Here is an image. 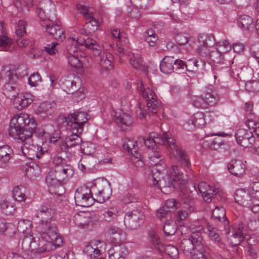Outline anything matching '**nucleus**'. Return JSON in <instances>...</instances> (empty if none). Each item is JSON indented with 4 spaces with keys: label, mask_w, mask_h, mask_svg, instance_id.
<instances>
[{
    "label": "nucleus",
    "mask_w": 259,
    "mask_h": 259,
    "mask_svg": "<svg viewBox=\"0 0 259 259\" xmlns=\"http://www.w3.org/2000/svg\"><path fill=\"white\" fill-rule=\"evenodd\" d=\"M37 124L34 119L27 113L15 115L11 120L9 135L22 144L32 142V136Z\"/></svg>",
    "instance_id": "nucleus-1"
},
{
    "label": "nucleus",
    "mask_w": 259,
    "mask_h": 259,
    "mask_svg": "<svg viewBox=\"0 0 259 259\" xmlns=\"http://www.w3.org/2000/svg\"><path fill=\"white\" fill-rule=\"evenodd\" d=\"M55 210L49 203L41 205L37 210L36 217L39 219L37 231L42 239L55 240L60 237L57 226L53 221Z\"/></svg>",
    "instance_id": "nucleus-2"
},
{
    "label": "nucleus",
    "mask_w": 259,
    "mask_h": 259,
    "mask_svg": "<svg viewBox=\"0 0 259 259\" xmlns=\"http://www.w3.org/2000/svg\"><path fill=\"white\" fill-rule=\"evenodd\" d=\"M137 90L147 102L148 111L140 104L136 109V113L139 118L146 119L149 113L156 114L158 111L160 109L161 102L157 99L155 92L149 87L145 88L142 81H141L140 85H138Z\"/></svg>",
    "instance_id": "nucleus-3"
},
{
    "label": "nucleus",
    "mask_w": 259,
    "mask_h": 259,
    "mask_svg": "<svg viewBox=\"0 0 259 259\" xmlns=\"http://www.w3.org/2000/svg\"><path fill=\"white\" fill-rule=\"evenodd\" d=\"M74 174L72 166L63 164L52 167L46 178V182L50 186L57 187L68 181Z\"/></svg>",
    "instance_id": "nucleus-4"
},
{
    "label": "nucleus",
    "mask_w": 259,
    "mask_h": 259,
    "mask_svg": "<svg viewBox=\"0 0 259 259\" xmlns=\"http://www.w3.org/2000/svg\"><path fill=\"white\" fill-rule=\"evenodd\" d=\"M152 180L153 185H158L161 191L164 193H168L174 189L178 185L183 184L185 180V177L180 172L177 165H172L169 170V176L165 178L161 177Z\"/></svg>",
    "instance_id": "nucleus-5"
},
{
    "label": "nucleus",
    "mask_w": 259,
    "mask_h": 259,
    "mask_svg": "<svg viewBox=\"0 0 259 259\" xmlns=\"http://www.w3.org/2000/svg\"><path fill=\"white\" fill-rule=\"evenodd\" d=\"M2 77L7 81L4 86L3 91L5 96L13 99L18 95L19 91L18 81L19 77L16 70L12 66H6L1 72Z\"/></svg>",
    "instance_id": "nucleus-6"
},
{
    "label": "nucleus",
    "mask_w": 259,
    "mask_h": 259,
    "mask_svg": "<svg viewBox=\"0 0 259 259\" xmlns=\"http://www.w3.org/2000/svg\"><path fill=\"white\" fill-rule=\"evenodd\" d=\"M203 228L198 226L193 231L189 238H184L181 241L180 247L184 253L187 254L194 255L196 251L201 253L203 250L201 232Z\"/></svg>",
    "instance_id": "nucleus-7"
},
{
    "label": "nucleus",
    "mask_w": 259,
    "mask_h": 259,
    "mask_svg": "<svg viewBox=\"0 0 259 259\" xmlns=\"http://www.w3.org/2000/svg\"><path fill=\"white\" fill-rule=\"evenodd\" d=\"M227 234L231 243L234 246L239 245L244 239L246 240L248 247H252L257 243L255 236H250L246 234L242 223L239 224L237 228L229 227Z\"/></svg>",
    "instance_id": "nucleus-8"
},
{
    "label": "nucleus",
    "mask_w": 259,
    "mask_h": 259,
    "mask_svg": "<svg viewBox=\"0 0 259 259\" xmlns=\"http://www.w3.org/2000/svg\"><path fill=\"white\" fill-rule=\"evenodd\" d=\"M165 146L170 148V158L180 163L184 168L190 169V162L185 151L180 146L177 145L176 140L168 136Z\"/></svg>",
    "instance_id": "nucleus-9"
},
{
    "label": "nucleus",
    "mask_w": 259,
    "mask_h": 259,
    "mask_svg": "<svg viewBox=\"0 0 259 259\" xmlns=\"http://www.w3.org/2000/svg\"><path fill=\"white\" fill-rule=\"evenodd\" d=\"M198 189L202 194L204 200L209 203L212 200L215 202L224 201L225 199V195L222 190L217 186H210L206 182H201L198 185Z\"/></svg>",
    "instance_id": "nucleus-10"
},
{
    "label": "nucleus",
    "mask_w": 259,
    "mask_h": 259,
    "mask_svg": "<svg viewBox=\"0 0 259 259\" xmlns=\"http://www.w3.org/2000/svg\"><path fill=\"white\" fill-rule=\"evenodd\" d=\"M89 115L84 112H74L65 118L67 129L70 132L82 133L84 124L89 119Z\"/></svg>",
    "instance_id": "nucleus-11"
},
{
    "label": "nucleus",
    "mask_w": 259,
    "mask_h": 259,
    "mask_svg": "<svg viewBox=\"0 0 259 259\" xmlns=\"http://www.w3.org/2000/svg\"><path fill=\"white\" fill-rule=\"evenodd\" d=\"M92 190L95 195V200L101 203L108 200L112 193L110 183L106 179L97 180Z\"/></svg>",
    "instance_id": "nucleus-12"
},
{
    "label": "nucleus",
    "mask_w": 259,
    "mask_h": 259,
    "mask_svg": "<svg viewBox=\"0 0 259 259\" xmlns=\"http://www.w3.org/2000/svg\"><path fill=\"white\" fill-rule=\"evenodd\" d=\"M21 148L23 155L31 160L40 159L48 151L46 147L34 145L33 141L22 144Z\"/></svg>",
    "instance_id": "nucleus-13"
},
{
    "label": "nucleus",
    "mask_w": 259,
    "mask_h": 259,
    "mask_svg": "<svg viewBox=\"0 0 259 259\" xmlns=\"http://www.w3.org/2000/svg\"><path fill=\"white\" fill-rule=\"evenodd\" d=\"M144 213L138 209L127 212L124 217V224L130 230L139 228L144 222Z\"/></svg>",
    "instance_id": "nucleus-14"
},
{
    "label": "nucleus",
    "mask_w": 259,
    "mask_h": 259,
    "mask_svg": "<svg viewBox=\"0 0 259 259\" xmlns=\"http://www.w3.org/2000/svg\"><path fill=\"white\" fill-rule=\"evenodd\" d=\"M92 190L87 187L78 188L74 194V199L76 205L81 207H89L95 200L92 196Z\"/></svg>",
    "instance_id": "nucleus-15"
},
{
    "label": "nucleus",
    "mask_w": 259,
    "mask_h": 259,
    "mask_svg": "<svg viewBox=\"0 0 259 259\" xmlns=\"http://www.w3.org/2000/svg\"><path fill=\"white\" fill-rule=\"evenodd\" d=\"M42 239L46 242L44 244L42 243L41 246L38 249L27 252V254L30 256L31 258H40L41 257L42 253L53 249L54 246H59L60 243L62 242L60 237H58L55 240L52 239V240L51 238Z\"/></svg>",
    "instance_id": "nucleus-16"
},
{
    "label": "nucleus",
    "mask_w": 259,
    "mask_h": 259,
    "mask_svg": "<svg viewBox=\"0 0 259 259\" xmlns=\"http://www.w3.org/2000/svg\"><path fill=\"white\" fill-rule=\"evenodd\" d=\"M197 53L202 57H207L209 50L214 44V38L211 35L199 34L198 36Z\"/></svg>",
    "instance_id": "nucleus-17"
},
{
    "label": "nucleus",
    "mask_w": 259,
    "mask_h": 259,
    "mask_svg": "<svg viewBox=\"0 0 259 259\" xmlns=\"http://www.w3.org/2000/svg\"><path fill=\"white\" fill-rule=\"evenodd\" d=\"M168 138V135L166 133L163 134L162 136L152 133L150 134L148 138L146 139L144 138H140L139 140L143 141L146 147L151 149L152 151H155V146L156 144L165 146Z\"/></svg>",
    "instance_id": "nucleus-18"
},
{
    "label": "nucleus",
    "mask_w": 259,
    "mask_h": 259,
    "mask_svg": "<svg viewBox=\"0 0 259 259\" xmlns=\"http://www.w3.org/2000/svg\"><path fill=\"white\" fill-rule=\"evenodd\" d=\"M235 137L237 143L245 148L251 147L255 142L252 132L244 128L237 130L235 133Z\"/></svg>",
    "instance_id": "nucleus-19"
},
{
    "label": "nucleus",
    "mask_w": 259,
    "mask_h": 259,
    "mask_svg": "<svg viewBox=\"0 0 259 259\" xmlns=\"http://www.w3.org/2000/svg\"><path fill=\"white\" fill-rule=\"evenodd\" d=\"M206 115L202 112H197L194 113L190 119L184 124V126L187 130H192L195 127L202 128L206 123Z\"/></svg>",
    "instance_id": "nucleus-20"
},
{
    "label": "nucleus",
    "mask_w": 259,
    "mask_h": 259,
    "mask_svg": "<svg viewBox=\"0 0 259 259\" xmlns=\"http://www.w3.org/2000/svg\"><path fill=\"white\" fill-rule=\"evenodd\" d=\"M71 133L72 134L66 137L60 144L59 146L61 151H66L69 148L81 144L82 140L79 135L81 133Z\"/></svg>",
    "instance_id": "nucleus-21"
},
{
    "label": "nucleus",
    "mask_w": 259,
    "mask_h": 259,
    "mask_svg": "<svg viewBox=\"0 0 259 259\" xmlns=\"http://www.w3.org/2000/svg\"><path fill=\"white\" fill-rule=\"evenodd\" d=\"M80 13L82 14L84 17L87 19L86 27L89 28L91 32L94 33L98 28L99 25L97 20L94 16L93 9L92 8H86L85 7L81 6Z\"/></svg>",
    "instance_id": "nucleus-22"
},
{
    "label": "nucleus",
    "mask_w": 259,
    "mask_h": 259,
    "mask_svg": "<svg viewBox=\"0 0 259 259\" xmlns=\"http://www.w3.org/2000/svg\"><path fill=\"white\" fill-rule=\"evenodd\" d=\"M33 99V96L29 93L18 94L14 99L13 104L15 108L22 110L31 104Z\"/></svg>",
    "instance_id": "nucleus-23"
},
{
    "label": "nucleus",
    "mask_w": 259,
    "mask_h": 259,
    "mask_svg": "<svg viewBox=\"0 0 259 259\" xmlns=\"http://www.w3.org/2000/svg\"><path fill=\"white\" fill-rule=\"evenodd\" d=\"M227 168L232 175L241 177L245 174L246 167L241 160H232L227 165Z\"/></svg>",
    "instance_id": "nucleus-24"
},
{
    "label": "nucleus",
    "mask_w": 259,
    "mask_h": 259,
    "mask_svg": "<svg viewBox=\"0 0 259 259\" xmlns=\"http://www.w3.org/2000/svg\"><path fill=\"white\" fill-rule=\"evenodd\" d=\"M108 252L109 259H124L128 254V248L124 245H115Z\"/></svg>",
    "instance_id": "nucleus-25"
},
{
    "label": "nucleus",
    "mask_w": 259,
    "mask_h": 259,
    "mask_svg": "<svg viewBox=\"0 0 259 259\" xmlns=\"http://www.w3.org/2000/svg\"><path fill=\"white\" fill-rule=\"evenodd\" d=\"M106 234L111 242L116 245H118L125 239V233L118 228H109Z\"/></svg>",
    "instance_id": "nucleus-26"
},
{
    "label": "nucleus",
    "mask_w": 259,
    "mask_h": 259,
    "mask_svg": "<svg viewBox=\"0 0 259 259\" xmlns=\"http://www.w3.org/2000/svg\"><path fill=\"white\" fill-rule=\"evenodd\" d=\"M44 244L45 243L42 241H40L38 243L34 239L32 235H25L22 241V247L23 249L26 252L32 251V250H35L38 249L41 246V243Z\"/></svg>",
    "instance_id": "nucleus-27"
},
{
    "label": "nucleus",
    "mask_w": 259,
    "mask_h": 259,
    "mask_svg": "<svg viewBox=\"0 0 259 259\" xmlns=\"http://www.w3.org/2000/svg\"><path fill=\"white\" fill-rule=\"evenodd\" d=\"M115 121L123 131L129 127L133 123L131 116L127 113L121 111L116 112L115 113Z\"/></svg>",
    "instance_id": "nucleus-28"
},
{
    "label": "nucleus",
    "mask_w": 259,
    "mask_h": 259,
    "mask_svg": "<svg viewBox=\"0 0 259 259\" xmlns=\"http://www.w3.org/2000/svg\"><path fill=\"white\" fill-rule=\"evenodd\" d=\"M206 233L210 240L216 243L220 247H224V244L220 238L219 231L212 225L208 224L206 227Z\"/></svg>",
    "instance_id": "nucleus-29"
},
{
    "label": "nucleus",
    "mask_w": 259,
    "mask_h": 259,
    "mask_svg": "<svg viewBox=\"0 0 259 259\" xmlns=\"http://www.w3.org/2000/svg\"><path fill=\"white\" fill-rule=\"evenodd\" d=\"M46 31L56 40L63 41L65 37L63 28L58 24L46 25Z\"/></svg>",
    "instance_id": "nucleus-30"
},
{
    "label": "nucleus",
    "mask_w": 259,
    "mask_h": 259,
    "mask_svg": "<svg viewBox=\"0 0 259 259\" xmlns=\"http://www.w3.org/2000/svg\"><path fill=\"white\" fill-rule=\"evenodd\" d=\"M13 155V150L8 145L0 147V167H5Z\"/></svg>",
    "instance_id": "nucleus-31"
},
{
    "label": "nucleus",
    "mask_w": 259,
    "mask_h": 259,
    "mask_svg": "<svg viewBox=\"0 0 259 259\" xmlns=\"http://www.w3.org/2000/svg\"><path fill=\"white\" fill-rule=\"evenodd\" d=\"M175 62L174 57L171 56L164 57L160 64V71L165 74L171 73L174 70Z\"/></svg>",
    "instance_id": "nucleus-32"
},
{
    "label": "nucleus",
    "mask_w": 259,
    "mask_h": 259,
    "mask_svg": "<svg viewBox=\"0 0 259 259\" xmlns=\"http://www.w3.org/2000/svg\"><path fill=\"white\" fill-rule=\"evenodd\" d=\"M206 65L205 61L196 59H189L186 65V68L188 71L197 72L203 70Z\"/></svg>",
    "instance_id": "nucleus-33"
},
{
    "label": "nucleus",
    "mask_w": 259,
    "mask_h": 259,
    "mask_svg": "<svg viewBox=\"0 0 259 259\" xmlns=\"http://www.w3.org/2000/svg\"><path fill=\"white\" fill-rule=\"evenodd\" d=\"M234 199L236 202L243 206H248L251 204L249 201L250 199L249 194L244 189L236 190L234 194Z\"/></svg>",
    "instance_id": "nucleus-34"
},
{
    "label": "nucleus",
    "mask_w": 259,
    "mask_h": 259,
    "mask_svg": "<svg viewBox=\"0 0 259 259\" xmlns=\"http://www.w3.org/2000/svg\"><path fill=\"white\" fill-rule=\"evenodd\" d=\"M136 144L137 142L134 140L125 139L123 144V147L124 149H126L127 151L135 157L136 158L139 159L140 158L141 155L138 152V148L136 146Z\"/></svg>",
    "instance_id": "nucleus-35"
},
{
    "label": "nucleus",
    "mask_w": 259,
    "mask_h": 259,
    "mask_svg": "<svg viewBox=\"0 0 259 259\" xmlns=\"http://www.w3.org/2000/svg\"><path fill=\"white\" fill-rule=\"evenodd\" d=\"M203 97L207 108L208 106H215L220 100L219 96L214 91L210 90L204 93Z\"/></svg>",
    "instance_id": "nucleus-36"
},
{
    "label": "nucleus",
    "mask_w": 259,
    "mask_h": 259,
    "mask_svg": "<svg viewBox=\"0 0 259 259\" xmlns=\"http://www.w3.org/2000/svg\"><path fill=\"white\" fill-rule=\"evenodd\" d=\"M113 57L109 52L104 53L100 59V65L106 70H110L113 68Z\"/></svg>",
    "instance_id": "nucleus-37"
},
{
    "label": "nucleus",
    "mask_w": 259,
    "mask_h": 259,
    "mask_svg": "<svg viewBox=\"0 0 259 259\" xmlns=\"http://www.w3.org/2000/svg\"><path fill=\"white\" fill-rule=\"evenodd\" d=\"M253 19L249 16L243 15L240 16L238 20V26L242 29L249 30L253 26Z\"/></svg>",
    "instance_id": "nucleus-38"
},
{
    "label": "nucleus",
    "mask_w": 259,
    "mask_h": 259,
    "mask_svg": "<svg viewBox=\"0 0 259 259\" xmlns=\"http://www.w3.org/2000/svg\"><path fill=\"white\" fill-rule=\"evenodd\" d=\"M163 232L165 235L171 236L175 234L177 230V225L175 221L171 219L164 222L163 226Z\"/></svg>",
    "instance_id": "nucleus-39"
},
{
    "label": "nucleus",
    "mask_w": 259,
    "mask_h": 259,
    "mask_svg": "<svg viewBox=\"0 0 259 259\" xmlns=\"http://www.w3.org/2000/svg\"><path fill=\"white\" fill-rule=\"evenodd\" d=\"M25 188L23 186L15 187L13 190V197L16 201L22 202L25 200Z\"/></svg>",
    "instance_id": "nucleus-40"
},
{
    "label": "nucleus",
    "mask_w": 259,
    "mask_h": 259,
    "mask_svg": "<svg viewBox=\"0 0 259 259\" xmlns=\"http://www.w3.org/2000/svg\"><path fill=\"white\" fill-rule=\"evenodd\" d=\"M0 208L2 211L6 215H11L16 210L14 205L4 200L0 201Z\"/></svg>",
    "instance_id": "nucleus-41"
},
{
    "label": "nucleus",
    "mask_w": 259,
    "mask_h": 259,
    "mask_svg": "<svg viewBox=\"0 0 259 259\" xmlns=\"http://www.w3.org/2000/svg\"><path fill=\"white\" fill-rule=\"evenodd\" d=\"M55 104L50 102H44L40 104L37 109V111L40 114L51 115L54 111Z\"/></svg>",
    "instance_id": "nucleus-42"
},
{
    "label": "nucleus",
    "mask_w": 259,
    "mask_h": 259,
    "mask_svg": "<svg viewBox=\"0 0 259 259\" xmlns=\"http://www.w3.org/2000/svg\"><path fill=\"white\" fill-rule=\"evenodd\" d=\"M129 62L131 66L136 70H140L143 68L142 60L140 55L138 54H133Z\"/></svg>",
    "instance_id": "nucleus-43"
},
{
    "label": "nucleus",
    "mask_w": 259,
    "mask_h": 259,
    "mask_svg": "<svg viewBox=\"0 0 259 259\" xmlns=\"http://www.w3.org/2000/svg\"><path fill=\"white\" fill-rule=\"evenodd\" d=\"M212 217L220 222L227 220L225 210L222 206H216L212 211Z\"/></svg>",
    "instance_id": "nucleus-44"
},
{
    "label": "nucleus",
    "mask_w": 259,
    "mask_h": 259,
    "mask_svg": "<svg viewBox=\"0 0 259 259\" xmlns=\"http://www.w3.org/2000/svg\"><path fill=\"white\" fill-rule=\"evenodd\" d=\"M83 252L91 258H95L100 254V250L97 247H95L91 244L87 245L83 249Z\"/></svg>",
    "instance_id": "nucleus-45"
},
{
    "label": "nucleus",
    "mask_w": 259,
    "mask_h": 259,
    "mask_svg": "<svg viewBox=\"0 0 259 259\" xmlns=\"http://www.w3.org/2000/svg\"><path fill=\"white\" fill-rule=\"evenodd\" d=\"M250 199L259 202V182H254L250 186L249 193Z\"/></svg>",
    "instance_id": "nucleus-46"
},
{
    "label": "nucleus",
    "mask_w": 259,
    "mask_h": 259,
    "mask_svg": "<svg viewBox=\"0 0 259 259\" xmlns=\"http://www.w3.org/2000/svg\"><path fill=\"white\" fill-rule=\"evenodd\" d=\"M164 171V167L161 163L152 166L151 169L152 181L156 180V179L159 178Z\"/></svg>",
    "instance_id": "nucleus-47"
},
{
    "label": "nucleus",
    "mask_w": 259,
    "mask_h": 259,
    "mask_svg": "<svg viewBox=\"0 0 259 259\" xmlns=\"http://www.w3.org/2000/svg\"><path fill=\"white\" fill-rule=\"evenodd\" d=\"M90 41H88L89 44V46H87V48L89 49L92 51L93 54L95 56H97L100 55L102 47L101 46L99 45L96 40L93 38L90 40Z\"/></svg>",
    "instance_id": "nucleus-48"
},
{
    "label": "nucleus",
    "mask_w": 259,
    "mask_h": 259,
    "mask_svg": "<svg viewBox=\"0 0 259 259\" xmlns=\"http://www.w3.org/2000/svg\"><path fill=\"white\" fill-rule=\"evenodd\" d=\"M215 49L216 50L212 51H210V49H209L208 56L213 62L219 64L222 62V57L223 56L222 54H224V53L219 51V50H218V49Z\"/></svg>",
    "instance_id": "nucleus-49"
},
{
    "label": "nucleus",
    "mask_w": 259,
    "mask_h": 259,
    "mask_svg": "<svg viewBox=\"0 0 259 259\" xmlns=\"http://www.w3.org/2000/svg\"><path fill=\"white\" fill-rule=\"evenodd\" d=\"M48 3L49 5V8L45 7L44 9L42 8H38L36 12L39 18L42 20H44L46 17H50L49 11L54 10V5L51 4L50 2H48Z\"/></svg>",
    "instance_id": "nucleus-50"
},
{
    "label": "nucleus",
    "mask_w": 259,
    "mask_h": 259,
    "mask_svg": "<svg viewBox=\"0 0 259 259\" xmlns=\"http://www.w3.org/2000/svg\"><path fill=\"white\" fill-rule=\"evenodd\" d=\"M245 90L250 93L259 92V80L247 81L245 84Z\"/></svg>",
    "instance_id": "nucleus-51"
},
{
    "label": "nucleus",
    "mask_w": 259,
    "mask_h": 259,
    "mask_svg": "<svg viewBox=\"0 0 259 259\" xmlns=\"http://www.w3.org/2000/svg\"><path fill=\"white\" fill-rule=\"evenodd\" d=\"M26 22L24 20H19L17 23L15 29V34L17 37L23 36L26 33Z\"/></svg>",
    "instance_id": "nucleus-52"
},
{
    "label": "nucleus",
    "mask_w": 259,
    "mask_h": 259,
    "mask_svg": "<svg viewBox=\"0 0 259 259\" xmlns=\"http://www.w3.org/2000/svg\"><path fill=\"white\" fill-rule=\"evenodd\" d=\"M171 210L166 209L162 206L157 210L156 215L162 221L165 222V219L171 218Z\"/></svg>",
    "instance_id": "nucleus-53"
},
{
    "label": "nucleus",
    "mask_w": 259,
    "mask_h": 259,
    "mask_svg": "<svg viewBox=\"0 0 259 259\" xmlns=\"http://www.w3.org/2000/svg\"><path fill=\"white\" fill-rule=\"evenodd\" d=\"M118 211L116 208L111 207L103 213L105 219L111 221L117 219Z\"/></svg>",
    "instance_id": "nucleus-54"
},
{
    "label": "nucleus",
    "mask_w": 259,
    "mask_h": 259,
    "mask_svg": "<svg viewBox=\"0 0 259 259\" xmlns=\"http://www.w3.org/2000/svg\"><path fill=\"white\" fill-rule=\"evenodd\" d=\"M12 44V40L5 35H0V50H9V47Z\"/></svg>",
    "instance_id": "nucleus-55"
},
{
    "label": "nucleus",
    "mask_w": 259,
    "mask_h": 259,
    "mask_svg": "<svg viewBox=\"0 0 259 259\" xmlns=\"http://www.w3.org/2000/svg\"><path fill=\"white\" fill-rule=\"evenodd\" d=\"M222 58V62L220 64H224L225 65V69L227 71H229V68L234 63L232 55L230 54H223Z\"/></svg>",
    "instance_id": "nucleus-56"
},
{
    "label": "nucleus",
    "mask_w": 259,
    "mask_h": 259,
    "mask_svg": "<svg viewBox=\"0 0 259 259\" xmlns=\"http://www.w3.org/2000/svg\"><path fill=\"white\" fill-rule=\"evenodd\" d=\"M192 102L194 106L197 108H207L206 104L204 100L203 95L201 96H195L192 98Z\"/></svg>",
    "instance_id": "nucleus-57"
},
{
    "label": "nucleus",
    "mask_w": 259,
    "mask_h": 259,
    "mask_svg": "<svg viewBox=\"0 0 259 259\" xmlns=\"http://www.w3.org/2000/svg\"><path fill=\"white\" fill-rule=\"evenodd\" d=\"M31 226V223L28 220H20L18 223L17 229L19 232L25 233L29 230Z\"/></svg>",
    "instance_id": "nucleus-58"
},
{
    "label": "nucleus",
    "mask_w": 259,
    "mask_h": 259,
    "mask_svg": "<svg viewBox=\"0 0 259 259\" xmlns=\"http://www.w3.org/2000/svg\"><path fill=\"white\" fill-rule=\"evenodd\" d=\"M149 155L150 163L152 166L160 164L159 162L161 161V156L157 151H152Z\"/></svg>",
    "instance_id": "nucleus-59"
},
{
    "label": "nucleus",
    "mask_w": 259,
    "mask_h": 259,
    "mask_svg": "<svg viewBox=\"0 0 259 259\" xmlns=\"http://www.w3.org/2000/svg\"><path fill=\"white\" fill-rule=\"evenodd\" d=\"M189 35L186 33L177 34L175 36V40L180 46H184L189 41Z\"/></svg>",
    "instance_id": "nucleus-60"
},
{
    "label": "nucleus",
    "mask_w": 259,
    "mask_h": 259,
    "mask_svg": "<svg viewBox=\"0 0 259 259\" xmlns=\"http://www.w3.org/2000/svg\"><path fill=\"white\" fill-rule=\"evenodd\" d=\"M165 252L171 258H177L179 255L178 248L171 245H168L165 248Z\"/></svg>",
    "instance_id": "nucleus-61"
},
{
    "label": "nucleus",
    "mask_w": 259,
    "mask_h": 259,
    "mask_svg": "<svg viewBox=\"0 0 259 259\" xmlns=\"http://www.w3.org/2000/svg\"><path fill=\"white\" fill-rule=\"evenodd\" d=\"M68 62L70 66L73 68H79L82 66L81 61L74 55H69L68 56Z\"/></svg>",
    "instance_id": "nucleus-62"
},
{
    "label": "nucleus",
    "mask_w": 259,
    "mask_h": 259,
    "mask_svg": "<svg viewBox=\"0 0 259 259\" xmlns=\"http://www.w3.org/2000/svg\"><path fill=\"white\" fill-rule=\"evenodd\" d=\"M231 48V46L228 41L223 40L217 44V47L215 49H218V50H219V51L225 53L230 50Z\"/></svg>",
    "instance_id": "nucleus-63"
},
{
    "label": "nucleus",
    "mask_w": 259,
    "mask_h": 259,
    "mask_svg": "<svg viewBox=\"0 0 259 259\" xmlns=\"http://www.w3.org/2000/svg\"><path fill=\"white\" fill-rule=\"evenodd\" d=\"M41 80V78L38 73L32 74L28 79V83L31 87H36L39 82Z\"/></svg>",
    "instance_id": "nucleus-64"
}]
</instances>
